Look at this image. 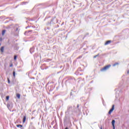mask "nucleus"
Wrapping results in <instances>:
<instances>
[{"instance_id":"nucleus-1","label":"nucleus","mask_w":129,"mask_h":129,"mask_svg":"<svg viewBox=\"0 0 129 129\" xmlns=\"http://www.w3.org/2000/svg\"><path fill=\"white\" fill-rule=\"evenodd\" d=\"M110 67H111V65H110V64L106 66H105L104 68H103L102 69H101L100 70V71H101V72H103V71H106V70H108V69H109V68H110Z\"/></svg>"},{"instance_id":"nucleus-2","label":"nucleus","mask_w":129,"mask_h":129,"mask_svg":"<svg viewBox=\"0 0 129 129\" xmlns=\"http://www.w3.org/2000/svg\"><path fill=\"white\" fill-rule=\"evenodd\" d=\"M113 110H114V105H113L112 106V108L111 109H110V110L108 112V114H111V112H112V111H113Z\"/></svg>"},{"instance_id":"nucleus-3","label":"nucleus","mask_w":129,"mask_h":129,"mask_svg":"<svg viewBox=\"0 0 129 129\" xmlns=\"http://www.w3.org/2000/svg\"><path fill=\"white\" fill-rule=\"evenodd\" d=\"M114 123H115V120H112V126L113 127V129H115V127L114 126Z\"/></svg>"},{"instance_id":"nucleus-4","label":"nucleus","mask_w":129,"mask_h":129,"mask_svg":"<svg viewBox=\"0 0 129 129\" xmlns=\"http://www.w3.org/2000/svg\"><path fill=\"white\" fill-rule=\"evenodd\" d=\"M110 43H111V40H108V41H107L105 43V46H106L107 45H108V44H110Z\"/></svg>"},{"instance_id":"nucleus-5","label":"nucleus","mask_w":129,"mask_h":129,"mask_svg":"<svg viewBox=\"0 0 129 129\" xmlns=\"http://www.w3.org/2000/svg\"><path fill=\"white\" fill-rule=\"evenodd\" d=\"M26 119H27V116H23V123H25V122H26Z\"/></svg>"},{"instance_id":"nucleus-6","label":"nucleus","mask_w":129,"mask_h":129,"mask_svg":"<svg viewBox=\"0 0 129 129\" xmlns=\"http://www.w3.org/2000/svg\"><path fill=\"white\" fill-rule=\"evenodd\" d=\"M5 49V47L2 46L1 48V52H2V53H4V50Z\"/></svg>"},{"instance_id":"nucleus-7","label":"nucleus","mask_w":129,"mask_h":129,"mask_svg":"<svg viewBox=\"0 0 129 129\" xmlns=\"http://www.w3.org/2000/svg\"><path fill=\"white\" fill-rule=\"evenodd\" d=\"M16 96H17V97H18V98H19V99H20V98H21V94H17Z\"/></svg>"},{"instance_id":"nucleus-8","label":"nucleus","mask_w":129,"mask_h":129,"mask_svg":"<svg viewBox=\"0 0 129 129\" xmlns=\"http://www.w3.org/2000/svg\"><path fill=\"white\" fill-rule=\"evenodd\" d=\"M5 34H6V30L2 31V36H5Z\"/></svg>"},{"instance_id":"nucleus-9","label":"nucleus","mask_w":129,"mask_h":129,"mask_svg":"<svg viewBox=\"0 0 129 129\" xmlns=\"http://www.w3.org/2000/svg\"><path fill=\"white\" fill-rule=\"evenodd\" d=\"M17 127H23V126L21 124H18L16 125Z\"/></svg>"},{"instance_id":"nucleus-10","label":"nucleus","mask_w":129,"mask_h":129,"mask_svg":"<svg viewBox=\"0 0 129 129\" xmlns=\"http://www.w3.org/2000/svg\"><path fill=\"white\" fill-rule=\"evenodd\" d=\"M14 67V64H13V62L11 61L10 64V67Z\"/></svg>"},{"instance_id":"nucleus-11","label":"nucleus","mask_w":129,"mask_h":129,"mask_svg":"<svg viewBox=\"0 0 129 129\" xmlns=\"http://www.w3.org/2000/svg\"><path fill=\"white\" fill-rule=\"evenodd\" d=\"M13 74L14 77L15 78L16 77V72L13 71Z\"/></svg>"},{"instance_id":"nucleus-12","label":"nucleus","mask_w":129,"mask_h":129,"mask_svg":"<svg viewBox=\"0 0 129 129\" xmlns=\"http://www.w3.org/2000/svg\"><path fill=\"white\" fill-rule=\"evenodd\" d=\"M9 99H10V96H7L6 97V101H8V100H9Z\"/></svg>"},{"instance_id":"nucleus-13","label":"nucleus","mask_w":129,"mask_h":129,"mask_svg":"<svg viewBox=\"0 0 129 129\" xmlns=\"http://www.w3.org/2000/svg\"><path fill=\"white\" fill-rule=\"evenodd\" d=\"M17 55H14V60H15V61H16L17 60Z\"/></svg>"},{"instance_id":"nucleus-14","label":"nucleus","mask_w":129,"mask_h":129,"mask_svg":"<svg viewBox=\"0 0 129 129\" xmlns=\"http://www.w3.org/2000/svg\"><path fill=\"white\" fill-rule=\"evenodd\" d=\"M118 63H114V64L113 65V66H115L116 65H118Z\"/></svg>"},{"instance_id":"nucleus-15","label":"nucleus","mask_w":129,"mask_h":129,"mask_svg":"<svg viewBox=\"0 0 129 129\" xmlns=\"http://www.w3.org/2000/svg\"><path fill=\"white\" fill-rule=\"evenodd\" d=\"M8 83H11V82L10 81V79L8 78Z\"/></svg>"},{"instance_id":"nucleus-16","label":"nucleus","mask_w":129,"mask_h":129,"mask_svg":"<svg viewBox=\"0 0 129 129\" xmlns=\"http://www.w3.org/2000/svg\"><path fill=\"white\" fill-rule=\"evenodd\" d=\"M98 56V55H95V56H94V58H96V57H97Z\"/></svg>"},{"instance_id":"nucleus-17","label":"nucleus","mask_w":129,"mask_h":129,"mask_svg":"<svg viewBox=\"0 0 129 129\" xmlns=\"http://www.w3.org/2000/svg\"><path fill=\"white\" fill-rule=\"evenodd\" d=\"M80 58H82V56H79V59H80Z\"/></svg>"},{"instance_id":"nucleus-18","label":"nucleus","mask_w":129,"mask_h":129,"mask_svg":"<svg viewBox=\"0 0 129 129\" xmlns=\"http://www.w3.org/2000/svg\"><path fill=\"white\" fill-rule=\"evenodd\" d=\"M1 43H0V46H1Z\"/></svg>"},{"instance_id":"nucleus-19","label":"nucleus","mask_w":129,"mask_h":129,"mask_svg":"<svg viewBox=\"0 0 129 129\" xmlns=\"http://www.w3.org/2000/svg\"><path fill=\"white\" fill-rule=\"evenodd\" d=\"M101 129H102V128H101Z\"/></svg>"}]
</instances>
